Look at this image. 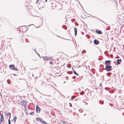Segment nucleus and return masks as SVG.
<instances>
[{"instance_id": "nucleus-1", "label": "nucleus", "mask_w": 124, "mask_h": 124, "mask_svg": "<svg viewBox=\"0 0 124 124\" xmlns=\"http://www.w3.org/2000/svg\"><path fill=\"white\" fill-rule=\"evenodd\" d=\"M106 70V71H109L112 70V67L110 65H107L105 67Z\"/></svg>"}, {"instance_id": "nucleus-2", "label": "nucleus", "mask_w": 124, "mask_h": 124, "mask_svg": "<svg viewBox=\"0 0 124 124\" xmlns=\"http://www.w3.org/2000/svg\"><path fill=\"white\" fill-rule=\"evenodd\" d=\"M9 68L12 70H15L16 71H18V69L15 67V66L14 65L11 64L9 66Z\"/></svg>"}, {"instance_id": "nucleus-3", "label": "nucleus", "mask_w": 124, "mask_h": 124, "mask_svg": "<svg viewBox=\"0 0 124 124\" xmlns=\"http://www.w3.org/2000/svg\"><path fill=\"white\" fill-rule=\"evenodd\" d=\"M40 108L37 105L36 108V112L37 113H39L40 112Z\"/></svg>"}, {"instance_id": "nucleus-4", "label": "nucleus", "mask_w": 124, "mask_h": 124, "mask_svg": "<svg viewBox=\"0 0 124 124\" xmlns=\"http://www.w3.org/2000/svg\"><path fill=\"white\" fill-rule=\"evenodd\" d=\"M111 61L110 60L106 61L105 62L104 64L105 65H109L110 64Z\"/></svg>"}, {"instance_id": "nucleus-5", "label": "nucleus", "mask_w": 124, "mask_h": 124, "mask_svg": "<svg viewBox=\"0 0 124 124\" xmlns=\"http://www.w3.org/2000/svg\"><path fill=\"white\" fill-rule=\"evenodd\" d=\"M94 44L95 45H97L99 44V41L97 39H95L94 41Z\"/></svg>"}, {"instance_id": "nucleus-6", "label": "nucleus", "mask_w": 124, "mask_h": 124, "mask_svg": "<svg viewBox=\"0 0 124 124\" xmlns=\"http://www.w3.org/2000/svg\"><path fill=\"white\" fill-rule=\"evenodd\" d=\"M117 64H120V62H122V61L121 59H118L117 60Z\"/></svg>"}, {"instance_id": "nucleus-7", "label": "nucleus", "mask_w": 124, "mask_h": 124, "mask_svg": "<svg viewBox=\"0 0 124 124\" xmlns=\"http://www.w3.org/2000/svg\"><path fill=\"white\" fill-rule=\"evenodd\" d=\"M42 118H41V119L40 120V122H41V123L43 124H48L44 121L42 120Z\"/></svg>"}, {"instance_id": "nucleus-8", "label": "nucleus", "mask_w": 124, "mask_h": 124, "mask_svg": "<svg viewBox=\"0 0 124 124\" xmlns=\"http://www.w3.org/2000/svg\"><path fill=\"white\" fill-rule=\"evenodd\" d=\"M74 30L75 31V35L76 36L77 35V30L76 28H74Z\"/></svg>"}, {"instance_id": "nucleus-9", "label": "nucleus", "mask_w": 124, "mask_h": 124, "mask_svg": "<svg viewBox=\"0 0 124 124\" xmlns=\"http://www.w3.org/2000/svg\"><path fill=\"white\" fill-rule=\"evenodd\" d=\"M96 32L98 34H101L102 33V32L101 31L99 30H96Z\"/></svg>"}, {"instance_id": "nucleus-10", "label": "nucleus", "mask_w": 124, "mask_h": 124, "mask_svg": "<svg viewBox=\"0 0 124 124\" xmlns=\"http://www.w3.org/2000/svg\"><path fill=\"white\" fill-rule=\"evenodd\" d=\"M42 57L43 58L44 61H46L47 60V57L42 56Z\"/></svg>"}, {"instance_id": "nucleus-11", "label": "nucleus", "mask_w": 124, "mask_h": 124, "mask_svg": "<svg viewBox=\"0 0 124 124\" xmlns=\"http://www.w3.org/2000/svg\"><path fill=\"white\" fill-rule=\"evenodd\" d=\"M16 119H17V117L16 116H15L14 117V119H13V120H14V123H15Z\"/></svg>"}, {"instance_id": "nucleus-12", "label": "nucleus", "mask_w": 124, "mask_h": 124, "mask_svg": "<svg viewBox=\"0 0 124 124\" xmlns=\"http://www.w3.org/2000/svg\"><path fill=\"white\" fill-rule=\"evenodd\" d=\"M1 119V120H3L4 119V118H3V115L2 114H1V116H0V119Z\"/></svg>"}, {"instance_id": "nucleus-13", "label": "nucleus", "mask_w": 124, "mask_h": 124, "mask_svg": "<svg viewBox=\"0 0 124 124\" xmlns=\"http://www.w3.org/2000/svg\"><path fill=\"white\" fill-rule=\"evenodd\" d=\"M73 70V71L74 73V74L77 76H78L79 75L76 72V71L75 70Z\"/></svg>"}, {"instance_id": "nucleus-14", "label": "nucleus", "mask_w": 124, "mask_h": 124, "mask_svg": "<svg viewBox=\"0 0 124 124\" xmlns=\"http://www.w3.org/2000/svg\"><path fill=\"white\" fill-rule=\"evenodd\" d=\"M23 103H24V105L25 106L24 107H26V106H27V103L26 101H23Z\"/></svg>"}, {"instance_id": "nucleus-15", "label": "nucleus", "mask_w": 124, "mask_h": 124, "mask_svg": "<svg viewBox=\"0 0 124 124\" xmlns=\"http://www.w3.org/2000/svg\"><path fill=\"white\" fill-rule=\"evenodd\" d=\"M99 102L100 104H103L104 103L103 101H102L101 100H100L99 101Z\"/></svg>"}, {"instance_id": "nucleus-16", "label": "nucleus", "mask_w": 124, "mask_h": 124, "mask_svg": "<svg viewBox=\"0 0 124 124\" xmlns=\"http://www.w3.org/2000/svg\"><path fill=\"white\" fill-rule=\"evenodd\" d=\"M41 119L39 117L36 118V120L39 121L40 122V120Z\"/></svg>"}, {"instance_id": "nucleus-17", "label": "nucleus", "mask_w": 124, "mask_h": 124, "mask_svg": "<svg viewBox=\"0 0 124 124\" xmlns=\"http://www.w3.org/2000/svg\"><path fill=\"white\" fill-rule=\"evenodd\" d=\"M34 50L35 51L36 54L40 57L39 54L36 52V51L34 49Z\"/></svg>"}, {"instance_id": "nucleus-18", "label": "nucleus", "mask_w": 124, "mask_h": 124, "mask_svg": "<svg viewBox=\"0 0 124 124\" xmlns=\"http://www.w3.org/2000/svg\"><path fill=\"white\" fill-rule=\"evenodd\" d=\"M60 121L62 122V123H64V124H66L65 122L64 121H63L62 120H60Z\"/></svg>"}, {"instance_id": "nucleus-19", "label": "nucleus", "mask_w": 124, "mask_h": 124, "mask_svg": "<svg viewBox=\"0 0 124 124\" xmlns=\"http://www.w3.org/2000/svg\"><path fill=\"white\" fill-rule=\"evenodd\" d=\"M67 73L69 74H71L72 73V72L71 71H67Z\"/></svg>"}, {"instance_id": "nucleus-20", "label": "nucleus", "mask_w": 124, "mask_h": 124, "mask_svg": "<svg viewBox=\"0 0 124 124\" xmlns=\"http://www.w3.org/2000/svg\"><path fill=\"white\" fill-rule=\"evenodd\" d=\"M86 52V51L85 50H83V51L82 52V53L84 54Z\"/></svg>"}, {"instance_id": "nucleus-21", "label": "nucleus", "mask_w": 124, "mask_h": 124, "mask_svg": "<svg viewBox=\"0 0 124 124\" xmlns=\"http://www.w3.org/2000/svg\"><path fill=\"white\" fill-rule=\"evenodd\" d=\"M75 24L76 26H78L79 25L76 22L75 23Z\"/></svg>"}, {"instance_id": "nucleus-22", "label": "nucleus", "mask_w": 124, "mask_h": 124, "mask_svg": "<svg viewBox=\"0 0 124 124\" xmlns=\"http://www.w3.org/2000/svg\"><path fill=\"white\" fill-rule=\"evenodd\" d=\"M30 114L31 115H33L34 114V113L33 112H32L30 113L29 114Z\"/></svg>"}, {"instance_id": "nucleus-23", "label": "nucleus", "mask_w": 124, "mask_h": 124, "mask_svg": "<svg viewBox=\"0 0 124 124\" xmlns=\"http://www.w3.org/2000/svg\"><path fill=\"white\" fill-rule=\"evenodd\" d=\"M8 124H11V121L10 120V119H9L8 120Z\"/></svg>"}, {"instance_id": "nucleus-24", "label": "nucleus", "mask_w": 124, "mask_h": 124, "mask_svg": "<svg viewBox=\"0 0 124 124\" xmlns=\"http://www.w3.org/2000/svg\"><path fill=\"white\" fill-rule=\"evenodd\" d=\"M8 114V115H9V119H10L11 117V113L10 112H9Z\"/></svg>"}, {"instance_id": "nucleus-25", "label": "nucleus", "mask_w": 124, "mask_h": 124, "mask_svg": "<svg viewBox=\"0 0 124 124\" xmlns=\"http://www.w3.org/2000/svg\"><path fill=\"white\" fill-rule=\"evenodd\" d=\"M67 66L69 68H70L71 67V65H70V64H68L67 65Z\"/></svg>"}, {"instance_id": "nucleus-26", "label": "nucleus", "mask_w": 124, "mask_h": 124, "mask_svg": "<svg viewBox=\"0 0 124 124\" xmlns=\"http://www.w3.org/2000/svg\"><path fill=\"white\" fill-rule=\"evenodd\" d=\"M7 82L8 83V84H10V80L9 79L7 80Z\"/></svg>"}, {"instance_id": "nucleus-27", "label": "nucleus", "mask_w": 124, "mask_h": 124, "mask_svg": "<svg viewBox=\"0 0 124 124\" xmlns=\"http://www.w3.org/2000/svg\"><path fill=\"white\" fill-rule=\"evenodd\" d=\"M84 93H85L84 92L82 91V93L81 92L80 93V94L81 95H83V94H84Z\"/></svg>"}, {"instance_id": "nucleus-28", "label": "nucleus", "mask_w": 124, "mask_h": 124, "mask_svg": "<svg viewBox=\"0 0 124 124\" xmlns=\"http://www.w3.org/2000/svg\"><path fill=\"white\" fill-rule=\"evenodd\" d=\"M47 60H51V57H48V58H47Z\"/></svg>"}, {"instance_id": "nucleus-29", "label": "nucleus", "mask_w": 124, "mask_h": 124, "mask_svg": "<svg viewBox=\"0 0 124 124\" xmlns=\"http://www.w3.org/2000/svg\"><path fill=\"white\" fill-rule=\"evenodd\" d=\"M69 105L71 107H72V105L71 103L70 102L69 103Z\"/></svg>"}, {"instance_id": "nucleus-30", "label": "nucleus", "mask_w": 124, "mask_h": 124, "mask_svg": "<svg viewBox=\"0 0 124 124\" xmlns=\"http://www.w3.org/2000/svg\"><path fill=\"white\" fill-rule=\"evenodd\" d=\"M3 120H2L1 121V119H0V124L2 122Z\"/></svg>"}, {"instance_id": "nucleus-31", "label": "nucleus", "mask_w": 124, "mask_h": 124, "mask_svg": "<svg viewBox=\"0 0 124 124\" xmlns=\"http://www.w3.org/2000/svg\"><path fill=\"white\" fill-rule=\"evenodd\" d=\"M39 0H36V3L37 4L39 2Z\"/></svg>"}, {"instance_id": "nucleus-32", "label": "nucleus", "mask_w": 124, "mask_h": 124, "mask_svg": "<svg viewBox=\"0 0 124 124\" xmlns=\"http://www.w3.org/2000/svg\"><path fill=\"white\" fill-rule=\"evenodd\" d=\"M64 26L65 27V29L66 30L67 29V27L65 26Z\"/></svg>"}, {"instance_id": "nucleus-33", "label": "nucleus", "mask_w": 124, "mask_h": 124, "mask_svg": "<svg viewBox=\"0 0 124 124\" xmlns=\"http://www.w3.org/2000/svg\"><path fill=\"white\" fill-rule=\"evenodd\" d=\"M109 105L112 107L113 106V105H111L110 103H109Z\"/></svg>"}, {"instance_id": "nucleus-34", "label": "nucleus", "mask_w": 124, "mask_h": 124, "mask_svg": "<svg viewBox=\"0 0 124 124\" xmlns=\"http://www.w3.org/2000/svg\"><path fill=\"white\" fill-rule=\"evenodd\" d=\"M6 115L7 116H8L9 115L8 114H6Z\"/></svg>"}, {"instance_id": "nucleus-35", "label": "nucleus", "mask_w": 124, "mask_h": 124, "mask_svg": "<svg viewBox=\"0 0 124 124\" xmlns=\"http://www.w3.org/2000/svg\"><path fill=\"white\" fill-rule=\"evenodd\" d=\"M66 79H68V77H66Z\"/></svg>"}, {"instance_id": "nucleus-36", "label": "nucleus", "mask_w": 124, "mask_h": 124, "mask_svg": "<svg viewBox=\"0 0 124 124\" xmlns=\"http://www.w3.org/2000/svg\"><path fill=\"white\" fill-rule=\"evenodd\" d=\"M52 63V62L51 61L50 62V63L51 64Z\"/></svg>"}, {"instance_id": "nucleus-37", "label": "nucleus", "mask_w": 124, "mask_h": 124, "mask_svg": "<svg viewBox=\"0 0 124 124\" xmlns=\"http://www.w3.org/2000/svg\"><path fill=\"white\" fill-rule=\"evenodd\" d=\"M100 86H101V85H102V83H100Z\"/></svg>"}, {"instance_id": "nucleus-38", "label": "nucleus", "mask_w": 124, "mask_h": 124, "mask_svg": "<svg viewBox=\"0 0 124 124\" xmlns=\"http://www.w3.org/2000/svg\"><path fill=\"white\" fill-rule=\"evenodd\" d=\"M81 33L82 34H84V33L83 32H82Z\"/></svg>"}, {"instance_id": "nucleus-39", "label": "nucleus", "mask_w": 124, "mask_h": 124, "mask_svg": "<svg viewBox=\"0 0 124 124\" xmlns=\"http://www.w3.org/2000/svg\"><path fill=\"white\" fill-rule=\"evenodd\" d=\"M46 2H47V0H45Z\"/></svg>"}, {"instance_id": "nucleus-40", "label": "nucleus", "mask_w": 124, "mask_h": 124, "mask_svg": "<svg viewBox=\"0 0 124 124\" xmlns=\"http://www.w3.org/2000/svg\"><path fill=\"white\" fill-rule=\"evenodd\" d=\"M32 76H33V77H34V75H33V74H32Z\"/></svg>"}, {"instance_id": "nucleus-41", "label": "nucleus", "mask_w": 124, "mask_h": 124, "mask_svg": "<svg viewBox=\"0 0 124 124\" xmlns=\"http://www.w3.org/2000/svg\"><path fill=\"white\" fill-rule=\"evenodd\" d=\"M110 55H112V56L113 55H112V54H111Z\"/></svg>"}, {"instance_id": "nucleus-42", "label": "nucleus", "mask_w": 124, "mask_h": 124, "mask_svg": "<svg viewBox=\"0 0 124 124\" xmlns=\"http://www.w3.org/2000/svg\"><path fill=\"white\" fill-rule=\"evenodd\" d=\"M114 49H115V47H114Z\"/></svg>"}, {"instance_id": "nucleus-43", "label": "nucleus", "mask_w": 124, "mask_h": 124, "mask_svg": "<svg viewBox=\"0 0 124 124\" xmlns=\"http://www.w3.org/2000/svg\"><path fill=\"white\" fill-rule=\"evenodd\" d=\"M107 52V51H106L105 52Z\"/></svg>"}, {"instance_id": "nucleus-44", "label": "nucleus", "mask_w": 124, "mask_h": 124, "mask_svg": "<svg viewBox=\"0 0 124 124\" xmlns=\"http://www.w3.org/2000/svg\"><path fill=\"white\" fill-rule=\"evenodd\" d=\"M25 28V29H26V28Z\"/></svg>"}]
</instances>
